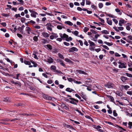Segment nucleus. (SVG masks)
Instances as JSON below:
<instances>
[{
  "instance_id": "1",
  "label": "nucleus",
  "mask_w": 132,
  "mask_h": 132,
  "mask_svg": "<svg viewBox=\"0 0 132 132\" xmlns=\"http://www.w3.org/2000/svg\"><path fill=\"white\" fill-rule=\"evenodd\" d=\"M60 36V37L63 39L64 38H66L65 40L68 42H69L70 40H71L72 39V38L71 37H68V35H66L65 34H64L63 35L62 34H59Z\"/></svg>"
},
{
  "instance_id": "2",
  "label": "nucleus",
  "mask_w": 132,
  "mask_h": 132,
  "mask_svg": "<svg viewBox=\"0 0 132 132\" xmlns=\"http://www.w3.org/2000/svg\"><path fill=\"white\" fill-rule=\"evenodd\" d=\"M29 11L31 13L30 14V15L32 17L36 18L37 16L36 15H38V13L35 11L34 10V9H30L29 10Z\"/></svg>"
},
{
  "instance_id": "3",
  "label": "nucleus",
  "mask_w": 132,
  "mask_h": 132,
  "mask_svg": "<svg viewBox=\"0 0 132 132\" xmlns=\"http://www.w3.org/2000/svg\"><path fill=\"white\" fill-rule=\"evenodd\" d=\"M69 99L71 100L69 102L70 103L74 105H77V103L75 101L78 102V100L72 98H70Z\"/></svg>"
},
{
  "instance_id": "4",
  "label": "nucleus",
  "mask_w": 132,
  "mask_h": 132,
  "mask_svg": "<svg viewBox=\"0 0 132 132\" xmlns=\"http://www.w3.org/2000/svg\"><path fill=\"white\" fill-rule=\"evenodd\" d=\"M46 26H47V29L50 31L52 30V28L54 27V26L51 25V24L50 23H47L46 24Z\"/></svg>"
},
{
  "instance_id": "5",
  "label": "nucleus",
  "mask_w": 132,
  "mask_h": 132,
  "mask_svg": "<svg viewBox=\"0 0 132 132\" xmlns=\"http://www.w3.org/2000/svg\"><path fill=\"white\" fill-rule=\"evenodd\" d=\"M43 96V98L46 100H51L52 99V97H51L49 96L46 94H44Z\"/></svg>"
},
{
  "instance_id": "6",
  "label": "nucleus",
  "mask_w": 132,
  "mask_h": 132,
  "mask_svg": "<svg viewBox=\"0 0 132 132\" xmlns=\"http://www.w3.org/2000/svg\"><path fill=\"white\" fill-rule=\"evenodd\" d=\"M78 50L75 47H73L69 48V52H72L73 51L77 52Z\"/></svg>"
},
{
  "instance_id": "7",
  "label": "nucleus",
  "mask_w": 132,
  "mask_h": 132,
  "mask_svg": "<svg viewBox=\"0 0 132 132\" xmlns=\"http://www.w3.org/2000/svg\"><path fill=\"white\" fill-rule=\"evenodd\" d=\"M118 63L120 64L119 65V68H126V66L125 65L124 63L121 62H119Z\"/></svg>"
},
{
  "instance_id": "8",
  "label": "nucleus",
  "mask_w": 132,
  "mask_h": 132,
  "mask_svg": "<svg viewBox=\"0 0 132 132\" xmlns=\"http://www.w3.org/2000/svg\"><path fill=\"white\" fill-rule=\"evenodd\" d=\"M105 86L108 88H112L113 87V86L112 85H110V84H106L105 85Z\"/></svg>"
},
{
  "instance_id": "9",
  "label": "nucleus",
  "mask_w": 132,
  "mask_h": 132,
  "mask_svg": "<svg viewBox=\"0 0 132 132\" xmlns=\"http://www.w3.org/2000/svg\"><path fill=\"white\" fill-rule=\"evenodd\" d=\"M94 127L95 128L97 129L100 131L102 132V130L100 129L101 127L99 126H94Z\"/></svg>"
},
{
  "instance_id": "10",
  "label": "nucleus",
  "mask_w": 132,
  "mask_h": 132,
  "mask_svg": "<svg viewBox=\"0 0 132 132\" xmlns=\"http://www.w3.org/2000/svg\"><path fill=\"white\" fill-rule=\"evenodd\" d=\"M42 35L45 38L48 37L50 35L48 34L45 32H43L42 33Z\"/></svg>"
},
{
  "instance_id": "11",
  "label": "nucleus",
  "mask_w": 132,
  "mask_h": 132,
  "mask_svg": "<svg viewBox=\"0 0 132 132\" xmlns=\"http://www.w3.org/2000/svg\"><path fill=\"white\" fill-rule=\"evenodd\" d=\"M78 72L80 74H84L86 75H88V74L87 73H86L85 72H84V71L81 70H78Z\"/></svg>"
},
{
  "instance_id": "12",
  "label": "nucleus",
  "mask_w": 132,
  "mask_h": 132,
  "mask_svg": "<svg viewBox=\"0 0 132 132\" xmlns=\"http://www.w3.org/2000/svg\"><path fill=\"white\" fill-rule=\"evenodd\" d=\"M26 30L27 31L28 34H30V32H31V29L30 27H26Z\"/></svg>"
},
{
  "instance_id": "13",
  "label": "nucleus",
  "mask_w": 132,
  "mask_h": 132,
  "mask_svg": "<svg viewBox=\"0 0 132 132\" xmlns=\"http://www.w3.org/2000/svg\"><path fill=\"white\" fill-rule=\"evenodd\" d=\"M126 29L128 30H129L130 29V26H131V24L129 23H127L126 24Z\"/></svg>"
},
{
  "instance_id": "14",
  "label": "nucleus",
  "mask_w": 132,
  "mask_h": 132,
  "mask_svg": "<svg viewBox=\"0 0 132 132\" xmlns=\"http://www.w3.org/2000/svg\"><path fill=\"white\" fill-rule=\"evenodd\" d=\"M47 59V61L49 63H52L53 62V60L51 57H49L48 59Z\"/></svg>"
},
{
  "instance_id": "15",
  "label": "nucleus",
  "mask_w": 132,
  "mask_h": 132,
  "mask_svg": "<svg viewBox=\"0 0 132 132\" xmlns=\"http://www.w3.org/2000/svg\"><path fill=\"white\" fill-rule=\"evenodd\" d=\"M88 42L90 44V46H95V43L94 42H92L90 40H89L88 41Z\"/></svg>"
},
{
  "instance_id": "16",
  "label": "nucleus",
  "mask_w": 132,
  "mask_h": 132,
  "mask_svg": "<svg viewBox=\"0 0 132 132\" xmlns=\"http://www.w3.org/2000/svg\"><path fill=\"white\" fill-rule=\"evenodd\" d=\"M64 127H66L70 129L73 128L72 126L70 125L65 124L64 125Z\"/></svg>"
},
{
  "instance_id": "17",
  "label": "nucleus",
  "mask_w": 132,
  "mask_h": 132,
  "mask_svg": "<svg viewBox=\"0 0 132 132\" xmlns=\"http://www.w3.org/2000/svg\"><path fill=\"white\" fill-rule=\"evenodd\" d=\"M65 23L71 26H72L73 25V23L69 21H65Z\"/></svg>"
},
{
  "instance_id": "18",
  "label": "nucleus",
  "mask_w": 132,
  "mask_h": 132,
  "mask_svg": "<svg viewBox=\"0 0 132 132\" xmlns=\"http://www.w3.org/2000/svg\"><path fill=\"white\" fill-rule=\"evenodd\" d=\"M65 90L67 91L70 92H71L72 91H74L73 90L69 88H67Z\"/></svg>"
},
{
  "instance_id": "19",
  "label": "nucleus",
  "mask_w": 132,
  "mask_h": 132,
  "mask_svg": "<svg viewBox=\"0 0 132 132\" xmlns=\"http://www.w3.org/2000/svg\"><path fill=\"white\" fill-rule=\"evenodd\" d=\"M72 34L75 35L76 36L79 37V36H78V34L79 32L77 31H72L71 32Z\"/></svg>"
},
{
  "instance_id": "20",
  "label": "nucleus",
  "mask_w": 132,
  "mask_h": 132,
  "mask_svg": "<svg viewBox=\"0 0 132 132\" xmlns=\"http://www.w3.org/2000/svg\"><path fill=\"white\" fill-rule=\"evenodd\" d=\"M121 79L122 81L123 82L125 81L126 80H127V78L124 76L121 77Z\"/></svg>"
},
{
  "instance_id": "21",
  "label": "nucleus",
  "mask_w": 132,
  "mask_h": 132,
  "mask_svg": "<svg viewBox=\"0 0 132 132\" xmlns=\"http://www.w3.org/2000/svg\"><path fill=\"white\" fill-rule=\"evenodd\" d=\"M56 67L54 65H52L51 67V69L52 70L55 71V70Z\"/></svg>"
},
{
  "instance_id": "22",
  "label": "nucleus",
  "mask_w": 132,
  "mask_h": 132,
  "mask_svg": "<svg viewBox=\"0 0 132 132\" xmlns=\"http://www.w3.org/2000/svg\"><path fill=\"white\" fill-rule=\"evenodd\" d=\"M105 14L110 17H111L112 18H115V16L114 15H112L111 14H107L106 12L105 13Z\"/></svg>"
},
{
  "instance_id": "23",
  "label": "nucleus",
  "mask_w": 132,
  "mask_h": 132,
  "mask_svg": "<svg viewBox=\"0 0 132 132\" xmlns=\"http://www.w3.org/2000/svg\"><path fill=\"white\" fill-rule=\"evenodd\" d=\"M64 60L67 62H69L70 63H72V62L68 58H65L64 59Z\"/></svg>"
},
{
  "instance_id": "24",
  "label": "nucleus",
  "mask_w": 132,
  "mask_h": 132,
  "mask_svg": "<svg viewBox=\"0 0 132 132\" xmlns=\"http://www.w3.org/2000/svg\"><path fill=\"white\" fill-rule=\"evenodd\" d=\"M24 63L26 65H30L31 64L30 62L29 61L24 60Z\"/></svg>"
},
{
  "instance_id": "25",
  "label": "nucleus",
  "mask_w": 132,
  "mask_h": 132,
  "mask_svg": "<svg viewBox=\"0 0 132 132\" xmlns=\"http://www.w3.org/2000/svg\"><path fill=\"white\" fill-rule=\"evenodd\" d=\"M108 97L109 98L110 100L111 101L113 102L114 100V99L113 97L111 96L108 95Z\"/></svg>"
},
{
  "instance_id": "26",
  "label": "nucleus",
  "mask_w": 132,
  "mask_h": 132,
  "mask_svg": "<svg viewBox=\"0 0 132 132\" xmlns=\"http://www.w3.org/2000/svg\"><path fill=\"white\" fill-rule=\"evenodd\" d=\"M122 87H123L126 90H127L128 88H129V86L128 85H122Z\"/></svg>"
},
{
  "instance_id": "27",
  "label": "nucleus",
  "mask_w": 132,
  "mask_h": 132,
  "mask_svg": "<svg viewBox=\"0 0 132 132\" xmlns=\"http://www.w3.org/2000/svg\"><path fill=\"white\" fill-rule=\"evenodd\" d=\"M107 22L110 25H111L112 24V20H107Z\"/></svg>"
},
{
  "instance_id": "28",
  "label": "nucleus",
  "mask_w": 132,
  "mask_h": 132,
  "mask_svg": "<svg viewBox=\"0 0 132 132\" xmlns=\"http://www.w3.org/2000/svg\"><path fill=\"white\" fill-rule=\"evenodd\" d=\"M62 106L64 109H65L66 110H68L69 109V107L64 104L62 105Z\"/></svg>"
},
{
  "instance_id": "29",
  "label": "nucleus",
  "mask_w": 132,
  "mask_h": 132,
  "mask_svg": "<svg viewBox=\"0 0 132 132\" xmlns=\"http://www.w3.org/2000/svg\"><path fill=\"white\" fill-rule=\"evenodd\" d=\"M104 43L105 44L109 46H111L113 45V44L112 43H109L106 42H104Z\"/></svg>"
},
{
  "instance_id": "30",
  "label": "nucleus",
  "mask_w": 132,
  "mask_h": 132,
  "mask_svg": "<svg viewBox=\"0 0 132 132\" xmlns=\"http://www.w3.org/2000/svg\"><path fill=\"white\" fill-rule=\"evenodd\" d=\"M64 27H62V26H61L60 25H57V28L59 29H60V30H61L62 29V28H64Z\"/></svg>"
},
{
  "instance_id": "31",
  "label": "nucleus",
  "mask_w": 132,
  "mask_h": 132,
  "mask_svg": "<svg viewBox=\"0 0 132 132\" xmlns=\"http://www.w3.org/2000/svg\"><path fill=\"white\" fill-rule=\"evenodd\" d=\"M18 29L19 30V31H20L21 33H23V32L22 31V30H23V28H22L21 27H19L18 28Z\"/></svg>"
},
{
  "instance_id": "32",
  "label": "nucleus",
  "mask_w": 132,
  "mask_h": 132,
  "mask_svg": "<svg viewBox=\"0 0 132 132\" xmlns=\"http://www.w3.org/2000/svg\"><path fill=\"white\" fill-rule=\"evenodd\" d=\"M128 124L129 125V128L130 129H131L132 126V122H129L128 123Z\"/></svg>"
},
{
  "instance_id": "33",
  "label": "nucleus",
  "mask_w": 132,
  "mask_h": 132,
  "mask_svg": "<svg viewBox=\"0 0 132 132\" xmlns=\"http://www.w3.org/2000/svg\"><path fill=\"white\" fill-rule=\"evenodd\" d=\"M115 11L117 12H119V14L121 15L122 14V12H120V10L118 9H115Z\"/></svg>"
},
{
  "instance_id": "34",
  "label": "nucleus",
  "mask_w": 132,
  "mask_h": 132,
  "mask_svg": "<svg viewBox=\"0 0 132 132\" xmlns=\"http://www.w3.org/2000/svg\"><path fill=\"white\" fill-rule=\"evenodd\" d=\"M101 32L103 33H104L106 34H109V32L106 30H103Z\"/></svg>"
},
{
  "instance_id": "35",
  "label": "nucleus",
  "mask_w": 132,
  "mask_h": 132,
  "mask_svg": "<svg viewBox=\"0 0 132 132\" xmlns=\"http://www.w3.org/2000/svg\"><path fill=\"white\" fill-rule=\"evenodd\" d=\"M113 115L115 117H117L118 116V114L116 112V110H114L113 111Z\"/></svg>"
},
{
  "instance_id": "36",
  "label": "nucleus",
  "mask_w": 132,
  "mask_h": 132,
  "mask_svg": "<svg viewBox=\"0 0 132 132\" xmlns=\"http://www.w3.org/2000/svg\"><path fill=\"white\" fill-rule=\"evenodd\" d=\"M81 96L82 98L85 100H86V96L84 95L83 93H82V95H81Z\"/></svg>"
},
{
  "instance_id": "37",
  "label": "nucleus",
  "mask_w": 132,
  "mask_h": 132,
  "mask_svg": "<svg viewBox=\"0 0 132 132\" xmlns=\"http://www.w3.org/2000/svg\"><path fill=\"white\" fill-rule=\"evenodd\" d=\"M67 79L70 82H71L73 81H74V80L73 79L71 78H68Z\"/></svg>"
},
{
  "instance_id": "38",
  "label": "nucleus",
  "mask_w": 132,
  "mask_h": 132,
  "mask_svg": "<svg viewBox=\"0 0 132 132\" xmlns=\"http://www.w3.org/2000/svg\"><path fill=\"white\" fill-rule=\"evenodd\" d=\"M26 19L24 17H22L21 18V21L22 23H24L25 22Z\"/></svg>"
},
{
  "instance_id": "39",
  "label": "nucleus",
  "mask_w": 132,
  "mask_h": 132,
  "mask_svg": "<svg viewBox=\"0 0 132 132\" xmlns=\"http://www.w3.org/2000/svg\"><path fill=\"white\" fill-rule=\"evenodd\" d=\"M46 46L50 50H51L52 49V47L51 45H49V44H48V45H47Z\"/></svg>"
},
{
  "instance_id": "40",
  "label": "nucleus",
  "mask_w": 132,
  "mask_h": 132,
  "mask_svg": "<svg viewBox=\"0 0 132 132\" xmlns=\"http://www.w3.org/2000/svg\"><path fill=\"white\" fill-rule=\"evenodd\" d=\"M58 56L61 59H63L64 58L63 55L60 53H59L58 54Z\"/></svg>"
},
{
  "instance_id": "41",
  "label": "nucleus",
  "mask_w": 132,
  "mask_h": 132,
  "mask_svg": "<svg viewBox=\"0 0 132 132\" xmlns=\"http://www.w3.org/2000/svg\"><path fill=\"white\" fill-rule=\"evenodd\" d=\"M98 6L99 7L100 9L102 8L103 6V4L101 3H99L98 4Z\"/></svg>"
},
{
  "instance_id": "42",
  "label": "nucleus",
  "mask_w": 132,
  "mask_h": 132,
  "mask_svg": "<svg viewBox=\"0 0 132 132\" xmlns=\"http://www.w3.org/2000/svg\"><path fill=\"white\" fill-rule=\"evenodd\" d=\"M112 20L116 24H117L118 21L116 19H112Z\"/></svg>"
},
{
  "instance_id": "43",
  "label": "nucleus",
  "mask_w": 132,
  "mask_h": 132,
  "mask_svg": "<svg viewBox=\"0 0 132 132\" xmlns=\"http://www.w3.org/2000/svg\"><path fill=\"white\" fill-rule=\"evenodd\" d=\"M126 75L129 77H132V75L130 73H126Z\"/></svg>"
},
{
  "instance_id": "44",
  "label": "nucleus",
  "mask_w": 132,
  "mask_h": 132,
  "mask_svg": "<svg viewBox=\"0 0 132 132\" xmlns=\"http://www.w3.org/2000/svg\"><path fill=\"white\" fill-rule=\"evenodd\" d=\"M15 84H17L18 85V86H21V84L20 82L19 81H17L15 82Z\"/></svg>"
},
{
  "instance_id": "45",
  "label": "nucleus",
  "mask_w": 132,
  "mask_h": 132,
  "mask_svg": "<svg viewBox=\"0 0 132 132\" xmlns=\"http://www.w3.org/2000/svg\"><path fill=\"white\" fill-rule=\"evenodd\" d=\"M89 29V28L85 27L84 29V31L85 32H87Z\"/></svg>"
},
{
  "instance_id": "46",
  "label": "nucleus",
  "mask_w": 132,
  "mask_h": 132,
  "mask_svg": "<svg viewBox=\"0 0 132 132\" xmlns=\"http://www.w3.org/2000/svg\"><path fill=\"white\" fill-rule=\"evenodd\" d=\"M74 82L75 83L77 84H81V83L80 81H78L76 80H75L74 81Z\"/></svg>"
},
{
  "instance_id": "47",
  "label": "nucleus",
  "mask_w": 132,
  "mask_h": 132,
  "mask_svg": "<svg viewBox=\"0 0 132 132\" xmlns=\"http://www.w3.org/2000/svg\"><path fill=\"white\" fill-rule=\"evenodd\" d=\"M91 2L89 1L86 0V5H89L91 4Z\"/></svg>"
},
{
  "instance_id": "48",
  "label": "nucleus",
  "mask_w": 132,
  "mask_h": 132,
  "mask_svg": "<svg viewBox=\"0 0 132 132\" xmlns=\"http://www.w3.org/2000/svg\"><path fill=\"white\" fill-rule=\"evenodd\" d=\"M102 46L103 48H105L107 50H109V48L107 46L105 45H102Z\"/></svg>"
},
{
  "instance_id": "49",
  "label": "nucleus",
  "mask_w": 132,
  "mask_h": 132,
  "mask_svg": "<svg viewBox=\"0 0 132 132\" xmlns=\"http://www.w3.org/2000/svg\"><path fill=\"white\" fill-rule=\"evenodd\" d=\"M125 20L123 19H121L119 21V22L120 23H121V24L124 23Z\"/></svg>"
},
{
  "instance_id": "50",
  "label": "nucleus",
  "mask_w": 132,
  "mask_h": 132,
  "mask_svg": "<svg viewBox=\"0 0 132 132\" xmlns=\"http://www.w3.org/2000/svg\"><path fill=\"white\" fill-rule=\"evenodd\" d=\"M13 5H19L20 4V3H17L16 2H14V1H13Z\"/></svg>"
},
{
  "instance_id": "51",
  "label": "nucleus",
  "mask_w": 132,
  "mask_h": 132,
  "mask_svg": "<svg viewBox=\"0 0 132 132\" xmlns=\"http://www.w3.org/2000/svg\"><path fill=\"white\" fill-rule=\"evenodd\" d=\"M91 7L92 9H96V6H95L93 4H91Z\"/></svg>"
},
{
  "instance_id": "52",
  "label": "nucleus",
  "mask_w": 132,
  "mask_h": 132,
  "mask_svg": "<svg viewBox=\"0 0 132 132\" xmlns=\"http://www.w3.org/2000/svg\"><path fill=\"white\" fill-rule=\"evenodd\" d=\"M38 38L36 36H35L34 37H33V39L35 41H37L38 40Z\"/></svg>"
},
{
  "instance_id": "53",
  "label": "nucleus",
  "mask_w": 132,
  "mask_h": 132,
  "mask_svg": "<svg viewBox=\"0 0 132 132\" xmlns=\"http://www.w3.org/2000/svg\"><path fill=\"white\" fill-rule=\"evenodd\" d=\"M90 31L93 34H96L97 33L93 29H90Z\"/></svg>"
},
{
  "instance_id": "54",
  "label": "nucleus",
  "mask_w": 132,
  "mask_h": 132,
  "mask_svg": "<svg viewBox=\"0 0 132 132\" xmlns=\"http://www.w3.org/2000/svg\"><path fill=\"white\" fill-rule=\"evenodd\" d=\"M118 28L119 30L121 31L123 30L124 29V28L123 27H118Z\"/></svg>"
},
{
  "instance_id": "55",
  "label": "nucleus",
  "mask_w": 132,
  "mask_h": 132,
  "mask_svg": "<svg viewBox=\"0 0 132 132\" xmlns=\"http://www.w3.org/2000/svg\"><path fill=\"white\" fill-rule=\"evenodd\" d=\"M33 55L34 56V58L37 60L38 59V57L35 54H33Z\"/></svg>"
},
{
  "instance_id": "56",
  "label": "nucleus",
  "mask_w": 132,
  "mask_h": 132,
  "mask_svg": "<svg viewBox=\"0 0 132 132\" xmlns=\"http://www.w3.org/2000/svg\"><path fill=\"white\" fill-rule=\"evenodd\" d=\"M78 42L79 43L80 45L81 46H82L83 45V43L82 41L81 40H80L78 41Z\"/></svg>"
},
{
  "instance_id": "57",
  "label": "nucleus",
  "mask_w": 132,
  "mask_h": 132,
  "mask_svg": "<svg viewBox=\"0 0 132 132\" xmlns=\"http://www.w3.org/2000/svg\"><path fill=\"white\" fill-rule=\"evenodd\" d=\"M34 27L35 28L37 29H39L40 28V26L38 25L35 26H34Z\"/></svg>"
},
{
  "instance_id": "58",
  "label": "nucleus",
  "mask_w": 132,
  "mask_h": 132,
  "mask_svg": "<svg viewBox=\"0 0 132 132\" xmlns=\"http://www.w3.org/2000/svg\"><path fill=\"white\" fill-rule=\"evenodd\" d=\"M127 94L129 95H132V91H128L127 92Z\"/></svg>"
},
{
  "instance_id": "59",
  "label": "nucleus",
  "mask_w": 132,
  "mask_h": 132,
  "mask_svg": "<svg viewBox=\"0 0 132 132\" xmlns=\"http://www.w3.org/2000/svg\"><path fill=\"white\" fill-rule=\"evenodd\" d=\"M101 49L100 48H98L97 49H95V50L97 52H99L101 51Z\"/></svg>"
},
{
  "instance_id": "60",
  "label": "nucleus",
  "mask_w": 132,
  "mask_h": 132,
  "mask_svg": "<svg viewBox=\"0 0 132 132\" xmlns=\"http://www.w3.org/2000/svg\"><path fill=\"white\" fill-rule=\"evenodd\" d=\"M63 44L64 45L67 46H69L70 44L69 43L67 42H63Z\"/></svg>"
},
{
  "instance_id": "61",
  "label": "nucleus",
  "mask_w": 132,
  "mask_h": 132,
  "mask_svg": "<svg viewBox=\"0 0 132 132\" xmlns=\"http://www.w3.org/2000/svg\"><path fill=\"white\" fill-rule=\"evenodd\" d=\"M15 17L16 18H17L18 17H21V16L20 15V14H16L15 15Z\"/></svg>"
},
{
  "instance_id": "62",
  "label": "nucleus",
  "mask_w": 132,
  "mask_h": 132,
  "mask_svg": "<svg viewBox=\"0 0 132 132\" xmlns=\"http://www.w3.org/2000/svg\"><path fill=\"white\" fill-rule=\"evenodd\" d=\"M108 112L109 114H111L112 113V111L111 109H109L108 110Z\"/></svg>"
},
{
  "instance_id": "63",
  "label": "nucleus",
  "mask_w": 132,
  "mask_h": 132,
  "mask_svg": "<svg viewBox=\"0 0 132 132\" xmlns=\"http://www.w3.org/2000/svg\"><path fill=\"white\" fill-rule=\"evenodd\" d=\"M1 30L3 31L4 32H5L6 31V29L4 28H1L0 29Z\"/></svg>"
},
{
  "instance_id": "64",
  "label": "nucleus",
  "mask_w": 132,
  "mask_h": 132,
  "mask_svg": "<svg viewBox=\"0 0 132 132\" xmlns=\"http://www.w3.org/2000/svg\"><path fill=\"white\" fill-rule=\"evenodd\" d=\"M69 5L72 8L73 6V4L72 3H71L69 4Z\"/></svg>"
}]
</instances>
